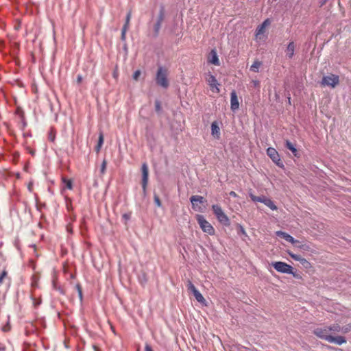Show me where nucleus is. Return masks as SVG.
I'll use <instances>...</instances> for the list:
<instances>
[{"mask_svg":"<svg viewBox=\"0 0 351 351\" xmlns=\"http://www.w3.org/2000/svg\"><path fill=\"white\" fill-rule=\"evenodd\" d=\"M313 334L318 338L324 339L329 343H333L337 345H341L346 343V339L343 336L333 337L329 334L328 326L316 328L313 330Z\"/></svg>","mask_w":351,"mask_h":351,"instance_id":"1","label":"nucleus"},{"mask_svg":"<svg viewBox=\"0 0 351 351\" xmlns=\"http://www.w3.org/2000/svg\"><path fill=\"white\" fill-rule=\"evenodd\" d=\"M169 70L165 66H159L156 74V82L157 85L163 88H167L169 86L168 80Z\"/></svg>","mask_w":351,"mask_h":351,"instance_id":"2","label":"nucleus"},{"mask_svg":"<svg viewBox=\"0 0 351 351\" xmlns=\"http://www.w3.org/2000/svg\"><path fill=\"white\" fill-rule=\"evenodd\" d=\"M271 265L278 272L282 274H292L296 278H301V276L293 271V268L287 263L282 261L273 262Z\"/></svg>","mask_w":351,"mask_h":351,"instance_id":"3","label":"nucleus"},{"mask_svg":"<svg viewBox=\"0 0 351 351\" xmlns=\"http://www.w3.org/2000/svg\"><path fill=\"white\" fill-rule=\"evenodd\" d=\"M196 219L201 229L209 235H214L215 233L213 226L204 218L203 215H197Z\"/></svg>","mask_w":351,"mask_h":351,"instance_id":"4","label":"nucleus"},{"mask_svg":"<svg viewBox=\"0 0 351 351\" xmlns=\"http://www.w3.org/2000/svg\"><path fill=\"white\" fill-rule=\"evenodd\" d=\"M339 83V77L335 74H330L327 76H324L321 82L322 86H330L335 88Z\"/></svg>","mask_w":351,"mask_h":351,"instance_id":"5","label":"nucleus"},{"mask_svg":"<svg viewBox=\"0 0 351 351\" xmlns=\"http://www.w3.org/2000/svg\"><path fill=\"white\" fill-rule=\"evenodd\" d=\"M271 21L269 19H265L256 29L255 39L256 40H264L265 38V33L266 28L270 25Z\"/></svg>","mask_w":351,"mask_h":351,"instance_id":"6","label":"nucleus"},{"mask_svg":"<svg viewBox=\"0 0 351 351\" xmlns=\"http://www.w3.org/2000/svg\"><path fill=\"white\" fill-rule=\"evenodd\" d=\"M206 81L207 82L213 93H220V84L218 82L217 80L213 75H212L210 73H208L206 76Z\"/></svg>","mask_w":351,"mask_h":351,"instance_id":"7","label":"nucleus"},{"mask_svg":"<svg viewBox=\"0 0 351 351\" xmlns=\"http://www.w3.org/2000/svg\"><path fill=\"white\" fill-rule=\"evenodd\" d=\"M267 154L277 166L281 168L284 167L283 162H282L280 155L276 149L273 147L267 148Z\"/></svg>","mask_w":351,"mask_h":351,"instance_id":"8","label":"nucleus"},{"mask_svg":"<svg viewBox=\"0 0 351 351\" xmlns=\"http://www.w3.org/2000/svg\"><path fill=\"white\" fill-rule=\"evenodd\" d=\"M190 201L192 204V208L195 211H202V208L199 204H202L206 202L204 198L200 195H193L190 198Z\"/></svg>","mask_w":351,"mask_h":351,"instance_id":"9","label":"nucleus"},{"mask_svg":"<svg viewBox=\"0 0 351 351\" xmlns=\"http://www.w3.org/2000/svg\"><path fill=\"white\" fill-rule=\"evenodd\" d=\"M142 171V188L144 193L146 192L147 185L148 183L149 169L146 163L143 164L141 167Z\"/></svg>","mask_w":351,"mask_h":351,"instance_id":"10","label":"nucleus"},{"mask_svg":"<svg viewBox=\"0 0 351 351\" xmlns=\"http://www.w3.org/2000/svg\"><path fill=\"white\" fill-rule=\"evenodd\" d=\"M288 254L295 261H299L306 269L311 267V264L306 258H302L301 256L293 254V252L288 251Z\"/></svg>","mask_w":351,"mask_h":351,"instance_id":"11","label":"nucleus"},{"mask_svg":"<svg viewBox=\"0 0 351 351\" xmlns=\"http://www.w3.org/2000/svg\"><path fill=\"white\" fill-rule=\"evenodd\" d=\"M230 108L232 111L239 108V99L235 90H232L230 93Z\"/></svg>","mask_w":351,"mask_h":351,"instance_id":"12","label":"nucleus"},{"mask_svg":"<svg viewBox=\"0 0 351 351\" xmlns=\"http://www.w3.org/2000/svg\"><path fill=\"white\" fill-rule=\"evenodd\" d=\"M208 62L215 66H219L220 62L215 49H212L208 56Z\"/></svg>","mask_w":351,"mask_h":351,"instance_id":"13","label":"nucleus"},{"mask_svg":"<svg viewBox=\"0 0 351 351\" xmlns=\"http://www.w3.org/2000/svg\"><path fill=\"white\" fill-rule=\"evenodd\" d=\"M276 234L277 236L284 239L285 240L290 242L292 244H296L300 243L298 240L295 239L292 236L289 235L288 233L285 232L277 231Z\"/></svg>","mask_w":351,"mask_h":351,"instance_id":"14","label":"nucleus"},{"mask_svg":"<svg viewBox=\"0 0 351 351\" xmlns=\"http://www.w3.org/2000/svg\"><path fill=\"white\" fill-rule=\"evenodd\" d=\"M211 134L214 138L219 140L220 138V128L217 121L211 123Z\"/></svg>","mask_w":351,"mask_h":351,"instance_id":"15","label":"nucleus"},{"mask_svg":"<svg viewBox=\"0 0 351 351\" xmlns=\"http://www.w3.org/2000/svg\"><path fill=\"white\" fill-rule=\"evenodd\" d=\"M295 49V44L293 41L289 42L288 44L287 49L285 50L286 56L289 59H291L294 56V52Z\"/></svg>","mask_w":351,"mask_h":351,"instance_id":"16","label":"nucleus"},{"mask_svg":"<svg viewBox=\"0 0 351 351\" xmlns=\"http://www.w3.org/2000/svg\"><path fill=\"white\" fill-rule=\"evenodd\" d=\"M217 219L221 223L226 226H229L230 225V219L224 213L217 216Z\"/></svg>","mask_w":351,"mask_h":351,"instance_id":"17","label":"nucleus"},{"mask_svg":"<svg viewBox=\"0 0 351 351\" xmlns=\"http://www.w3.org/2000/svg\"><path fill=\"white\" fill-rule=\"evenodd\" d=\"M285 146L287 149H289L290 151H291V152L293 153V154L295 156H296V157L300 156L299 154H298V151L295 148V145L291 142H290L289 140H286Z\"/></svg>","mask_w":351,"mask_h":351,"instance_id":"18","label":"nucleus"},{"mask_svg":"<svg viewBox=\"0 0 351 351\" xmlns=\"http://www.w3.org/2000/svg\"><path fill=\"white\" fill-rule=\"evenodd\" d=\"M329 332H342V327L339 324H334L330 326H328Z\"/></svg>","mask_w":351,"mask_h":351,"instance_id":"19","label":"nucleus"},{"mask_svg":"<svg viewBox=\"0 0 351 351\" xmlns=\"http://www.w3.org/2000/svg\"><path fill=\"white\" fill-rule=\"evenodd\" d=\"M212 209L216 217L223 213L221 207L218 204L213 205Z\"/></svg>","mask_w":351,"mask_h":351,"instance_id":"20","label":"nucleus"},{"mask_svg":"<svg viewBox=\"0 0 351 351\" xmlns=\"http://www.w3.org/2000/svg\"><path fill=\"white\" fill-rule=\"evenodd\" d=\"M193 295L195 298V299L200 303H204L206 302L204 298L203 297V295H202V293L198 291L197 290L196 291H195L193 293Z\"/></svg>","mask_w":351,"mask_h":351,"instance_id":"21","label":"nucleus"},{"mask_svg":"<svg viewBox=\"0 0 351 351\" xmlns=\"http://www.w3.org/2000/svg\"><path fill=\"white\" fill-rule=\"evenodd\" d=\"M265 205H266L267 207H269L272 210H276L278 209L277 206L275 205L274 202L269 198L267 200H266Z\"/></svg>","mask_w":351,"mask_h":351,"instance_id":"22","label":"nucleus"},{"mask_svg":"<svg viewBox=\"0 0 351 351\" xmlns=\"http://www.w3.org/2000/svg\"><path fill=\"white\" fill-rule=\"evenodd\" d=\"M296 247L301 249L304 251H309L311 247L308 245L306 243H301L300 242L299 243L294 244Z\"/></svg>","mask_w":351,"mask_h":351,"instance_id":"23","label":"nucleus"},{"mask_svg":"<svg viewBox=\"0 0 351 351\" xmlns=\"http://www.w3.org/2000/svg\"><path fill=\"white\" fill-rule=\"evenodd\" d=\"M261 65V62L259 61H254V63L252 64L250 69L251 71L254 72H258V69Z\"/></svg>","mask_w":351,"mask_h":351,"instance_id":"24","label":"nucleus"},{"mask_svg":"<svg viewBox=\"0 0 351 351\" xmlns=\"http://www.w3.org/2000/svg\"><path fill=\"white\" fill-rule=\"evenodd\" d=\"M186 287L188 290L191 291L193 293L197 290L191 280H188Z\"/></svg>","mask_w":351,"mask_h":351,"instance_id":"25","label":"nucleus"},{"mask_svg":"<svg viewBox=\"0 0 351 351\" xmlns=\"http://www.w3.org/2000/svg\"><path fill=\"white\" fill-rule=\"evenodd\" d=\"M131 17H132V12H131V10H130L128 12V13L127 14L125 23L123 27L129 28Z\"/></svg>","mask_w":351,"mask_h":351,"instance_id":"26","label":"nucleus"},{"mask_svg":"<svg viewBox=\"0 0 351 351\" xmlns=\"http://www.w3.org/2000/svg\"><path fill=\"white\" fill-rule=\"evenodd\" d=\"M8 271L4 269L1 274H0V286L3 284V280L5 279V278H8Z\"/></svg>","mask_w":351,"mask_h":351,"instance_id":"27","label":"nucleus"},{"mask_svg":"<svg viewBox=\"0 0 351 351\" xmlns=\"http://www.w3.org/2000/svg\"><path fill=\"white\" fill-rule=\"evenodd\" d=\"M62 181L65 183L67 189H69L70 190L72 189V188H73L72 180L66 179L65 178H63Z\"/></svg>","mask_w":351,"mask_h":351,"instance_id":"28","label":"nucleus"},{"mask_svg":"<svg viewBox=\"0 0 351 351\" xmlns=\"http://www.w3.org/2000/svg\"><path fill=\"white\" fill-rule=\"evenodd\" d=\"M154 199L155 204H156V206L158 207H160L162 206L161 201H160V198H159L158 195L154 194Z\"/></svg>","mask_w":351,"mask_h":351,"instance_id":"29","label":"nucleus"},{"mask_svg":"<svg viewBox=\"0 0 351 351\" xmlns=\"http://www.w3.org/2000/svg\"><path fill=\"white\" fill-rule=\"evenodd\" d=\"M131 215H132L131 212L123 214L122 218L124 219L125 223L128 222V221H129L130 219Z\"/></svg>","mask_w":351,"mask_h":351,"instance_id":"30","label":"nucleus"},{"mask_svg":"<svg viewBox=\"0 0 351 351\" xmlns=\"http://www.w3.org/2000/svg\"><path fill=\"white\" fill-rule=\"evenodd\" d=\"M350 331H351V322L342 327V332L343 333H347Z\"/></svg>","mask_w":351,"mask_h":351,"instance_id":"31","label":"nucleus"},{"mask_svg":"<svg viewBox=\"0 0 351 351\" xmlns=\"http://www.w3.org/2000/svg\"><path fill=\"white\" fill-rule=\"evenodd\" d=\"M106 165H107V161L104 159L102 162V164L101 165V174H104L106 169Z\"/></svg>","mask_w":351,"mask_h":351,"instance_id":"32","label":"nucleus"},{"mask_svg":"<svg viewBox=\"0 0 351 351\" xmlns=\"http://www.w3.org/2000/svg\"><path fill=\"white\" fill-rule=\"evenodd\" d=\"M161 23L160 21H157V23L154 25V31L156 33V35H157L159 32V30L160 29Z\"/></svg>","mask_w":351,"mask_h":351,"instance_id":"33","label":"nucleus"},{"mask_svg":"<svg viewBox=\"0 0 351 351\" xmlns=\"http://www.w3.org/2000/svg\"><path fill=\"white\" fill-rule=\"evenodd\" d=\"M141 72L140 70L136 71L133 74V79L136 81L138 80L139 76L141 75Z\"/></svg>","mask_w":351,"mask_h":351,"instance_id":"34","label":"nucleus"},{"mask_svg":"<svg viewBox=\"0 0 351 351\" xmlns=\"http://www.w3.org/2000/svg\"><path fill=\"white\" fill-rule=\"evenodd\" d=\"M104 143V134L102 132L99 133L97 145H102Z\"/></svg>","mask_w":351,"mask_h":351,"instance_id":"35","label":"nucleus"},{"mask_svg":"<svg viewBox=\"0 0 351 351\" xmlns=\"http://www.w3.org/2000/svg\"><path fill=\"white\" fill-rule=\"evenodd\" d=\"M128 29V28L127 27H123L122 28V31H121V39L123 40H125V35H126V32L127 30Z\"/></svg>","mask_w":351,"mask_h":351,"instance_id":"36","label":"nucleus"},{"mask_svg":"<svg viewBox=\"0 0 351 351\" xmlns=\"http://www.w3.org/2000/svg\"><path fill=\"white\" fill-rule=\"evenodd\" d=\"M155 108H156V111L157 112H159L161 110V106H160V102L159 101H156L155 102Z\"/></svg>","mask_w":351,"mask_h":351,"instance_id":"37","label":"nucleus"},{"mask_svg":"<svg viewBox=\"0 0 351 351\" xmlns=\"http://www.w3.org/2000/svg\"><path fill=\"white\" fill-rule=\"evenodd\" d=\"M250 197L251 198V199L254 202H258V196H255L254 194L252 193H250Z\"/></svg>","mask_w":351,"mask_h":351,"instance_id":"38","label":"nucleus"},{"mask_svg":"<svg viewBox=\"0 0 351 351\" xmlns=\"http://www.w3.org/2000/svg\"><path fill=\"white\" fill-rule=\"evenodd\" d=\"M258 199L259 200H258V202H261V203H263L264 204H265L266 200H267L268 198H267L265 197H258Z\"/></svg>","mask_w":351,"mask_h":351,"instance_id":"39","label":"nucleus"},{"mask_svg":"<svg viewBox=\"0 0 351 351\" xmlns=\"http://www.w3.org/2000/svg\"><path fill=\"white\" fill-rule=\"evenodd\" d=\"M258 199L259 200H258V202H261V203H263L264 204H265L266 200H267L268 198H267L265 197H258Z\"/></svg>","mask_w":351,"mask_h":351,"instance_id":"40","label":"nucleus"},{"mask_svg":"<svg viewBox=\"0 0 351 351\" xmlns=\"http://www.w3.org/2000/svg\"><path fill=\"white\" fill-rule=\"evenodd\" d=\"M77 289L78 291L79 296H80V299L82 300V289H81V287L80 285H77Z\"/></svg>","mask_w":351,"mask_h":351,"instance_id":"41","label":"nucleus"},{"mask_svg":"<svg viewBox=\"0 0 351 351\" xmlns=\"http://www.w3.org/2000/svg\"><path fill=\"white\" fill-rule=\"evenodd\" d=\"M252 84H253L254 86L258 87L260 85V82L258 80H254L252 81Z\"/></svg>","mask_w":351,"mask_h":351,"instance_id":"42","label":"nucleus"},{"mask_svg":"<svg viewBox=\"0 0 351 351\" xmlns=\"http://www.w3.org/2000/svg\"><path fill=\"white\" fill-rule=\"evenodd\" d=\"M145 351H153V350L149 345L146 344L145 346Z\"/></svg>","mask_w":351,"mask_h":351,"instance_id":"43","label":"nucleus"},{"mask_svg":"<svg viewBox=\"0 0 351 351\" xmlns=\"http://www.w3.org/2000/svg\"><path fill=\"white\" fill-rule=\"evenodd\" d=\"M163 17H164V16H163V13L161 12H160V16H159V18H158V21H160V23H162V21H163Z\"/></svg>","mask_w":351,"mask_h":351,"instance_id":"44","label":"nucleus"},{"mask_svg":"<svg viewBox=\"0 0 351 351\" xmlns=\"http://www.w3.org/2000/svg\"><path fill=\"white\" fill-rule=\"evenodd\" d=\"M101 147L102 145H97V146L95 147V151L97 153H99L100 152Z\"/></svg>","mask_w":351,"mask_h":351,"instance_id":"45","label":"nucleus"},{"mask_svg":"<svg viewBox=\"0 0 351 351\" xmlns=\"http://www.w3.org/2000/svg\"><path fill=\"white\" fill-rule=\"evenodd\" d=\"M229 194L230 196H232L233 197H237V194L234 191H230Z\"/></svg>","mask_w":351,"mask_h":351,"instance_id":"46","label":"nucleus"},{"mask_svg":"<svg viewBox=\"0 0 351 351\" xmlns=\"http://www.w3.org/2000/svg\"><path fill=\"white\" fill-rule=\"evenodd\" d=\"M82 80V77L81 75H78L77 78V83H79V84L81 83Z\"/></svg>","mask_w":351,"mask_h":351,"instance_id":"47","label":"nucleus"},{"mask_svg":"<svg viewBox=\"0 0 351 351\" xmlns=\"http://www.w3.org/2000/svg\"><path fill=\"white\" fill-rule=\"evenodd\" d=\"M241 232H242L243 234H246V232H245V231L244 228H243L242 226H241Z\"/></svg>","mask_w":351,"mask_h":351,"instance_id":"48","label":"nucleus"},{"mask_svg":"<svg viewBox=\"0 0 351 351\" xmlns=\"http://www.w3.org/2000/svg\"><path fill=\"white\" fill-rule=\"evenodd\" d=\"M36 284H37V282L36 281H34L32 283V286H36Z\"/></svg>","mask_w":351,"mask_h":351,"instance_id":"49","label":"nucleus"},{"mask_svg":"<svg viewBox=\"0 0 351 351\" xmlns=\"http://www.w3.org/2000/svg\"><path fill=\"white\" fill-rule=\"evenodd\" d=\"M40 303V302H36V303H34L35 305H38Z\"/></svg>","mask_w":351,"mask_h":351,"instance_id":"50","label":"nucleus"}]
</instances>
